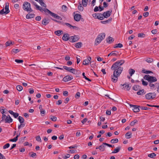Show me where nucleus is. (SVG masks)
<instances>
[{
	"label": "nucleus",
	"instance_id": "52",
	"mask_svg": "<svg viewBox=\"0 0 159 159\" xmlns=\"http://www.w3.org/2000/svg\"><path fill=\"white\" fill-rule=\"evenodd\" d=\"M20 49H13L12 50V51L14 53H16L19 51H20Z\"/></svg>",
	"mask_w": 159,
	"mask_h": 159
},
{
	"label": "nucleus",
	"instance_id": "38",
	"mask_svg": "<svg viewBox=\"0 0 159 159\" xmlns=\"http://www.w3.org/2000/svg\"><path fill=\"white\" fill-rule=\"evenodd\" d=\"M50 119L53 121H56L57 120V118L56 116H50Z\"/></svg>",
	"mask_w": 159,
	"mask_h": 159
},
{
	"label": "nucleus",
	"instance_id": "28",
	"mask_svg": "<svg viewBox=\"0 0 159 159\" xmlns=\"http://www.w3.org/2000/svg\"><path fill=\"white\" fill-rule=\"evenodd\" d=\"M82 43L81 42L77 43L75 44V47L77 48H80L82 47Z\"/></svg>",
	"mask_w": 159,
	"mask_h": 159
},
{
	"label": "nucleus",
	"instance_id": "58",
	"mask_svg": "<svg viewBox=\"0 0 159 159\" xmlns=\"http://www.w3.org/2000/svg\"><path fill=\"white\" fill-rule=\"evenodd\" d=\"M10 146V144L9 143H7L5 144L3 146V149H6V148H7Z\"/></svg>",
	"mask_w": 159,
	"mask_h": 159
},
{
	"label": "nucleus",
	"instance_id": "49",
	"mask_svg": "<svg viewBox=\"0 0 159 159\" xmlns=\"http://www.w3.org/2000/svg\"><path fill=\"white\" fill-rule=\"evenodd\" d=\"M89 61L85 59L83 61V64L84 65H88L89 64Z\"/></svg>",
	"mask_w": 159,
	"mask_h": 159
},
{
	"label": "nucleus",
	"instance_id": "21",
	"mask_svg": "<svg viewBox=\"0 0 159 159\" xmlns=\"http://www.w3.org/2000/svg\"><path fill=\"white\" fill-rule=\"evenodd\" d=\"M132 89L134 90L138 91L141 89V87L139 85H135L133 87Z\"/></svg>",
	"mask_w": 159,
	"mask_h": 159
},
{
	"label": "nucleus",
	"instance_id": "1",
	"mask_svg": "<svg viewBox=\"0 0 159 159\" xmlns=\"http://www.w3.org/2000/svg\"><path fill=\"white\" fill-rule=\"evenodd\" d=\"M125 62V61L123 60L117 61L114 63L111 67V69L114 70L113 75L111 76V80L113 82L116 83L117 81L118 77L120 76L123 70V68L120 66Z\"/></svg>",
	"mask_w": 159,
	"mask_h": 159
},
{
	"label": "nucleus",
	"instance_id": "26",
	"mask_svg": "<svg viewBox=\"0 0 159 159\" xmlns=\"http://www.w3.org/2000/svg\"><path fill=\"white\" fill-rule=\"evenodd\" d=\"M132 133L131 132H127L125 134V137L127 139H129L131 138V135Z\"/></svg>",
	"mask_w": 159,
	"mask_h": 159
},
{
	"label": "nucleus",
	"instance_id": "54",
	"mask_svg": "<svg viewBox=\"0 0 159 159\" xmlns=\"http://www.w3.org/2000/svg\"><path fill=\"white\" fill-rule=\"evenodd\" d=\"M80 92H77L76 93V94L75 95V97L77 99L78 98L80 97Z\"/></svg>",
	"mask_w": 159,
	"mask_h": 159
},
{
	"label": "nucleus",
	"instance_id": "41",
	"mask_svg": "<svg viewBox=\"0 0 159 159\" xmlns=\"http://www.w3.org/2000/svg\"><path fill=\"white\" fill-rule=\"evenodd\" d=\"M78 9L80 11H82L83 10L84 8L82 6L81 4H80L78 6Z\"/></svg>",
	"mask_w": 159,
	"mask_h": 159
},
{
	"label": "nucleus",
	"instance_id": "13",
	"mask_svg": "<svg viewBox=\"0 0 159 159\" xmlns=\"http://www.w3.org/2000/svg\"><path fill=\"white\" fill-rule=\"evenodd\" d=\"M12 119L11 118L10 115H8L6 118L5 122V123H10L12 122Z\"/></svg>",
	"mask_w": 159,
	"mask_h": 159
},
{
	"label": "nucleus",
	"instance_id": "51",
	"mask_svg": "<svg viewBox=\"0 0 159 159\" xmlns=\"http://www.w3.org/2000/svg\"><path fill=\"white\" fill-rule=\"evenodd\" d=\"M4 14H7L8 13L6 12V11H4V8H3L0 11V14L3 15Z\"/></svg>",
	"mask_w": 159,
	"mask_h": 159
},
{
	"label": "nucleus",
	"instance_id": "34",
	"mask_svg": "<svg viewBox=\"0 0 159 159\" xmlns=\"http://www.w3.org/2000/svg\"><path fill=\"white\" fill-rule=\"evenodd\" d=\"M88 1V0H82V3L84 7L87 6Z\"/></svg>",
	"mask_w": 159,
	"mask_h": 159
},
{
	"label": "nucleus",
	"instance_id": "2",
	"mask_svg": "<svg viewBox=\"0 0 159 159\" xmlns=\"http://www.w3.org/2000/svg\"><path fill=\"white\" fill-rule=\"evenodd\" d=\"M144 78L148 80V82L150 83H153L157 81V79L156 77L153 76H151L149 75H145L144 77Z\"/></svg>",
	"mask_w": 159,
	"mask_h": 159
},
{
	"label": "nucleus",
	"instance_id": "20",
	"mask_svg": "<svg viewBox=\"0 0 159 159\" xmlns=\"http://www.w3.org/2000/svg\"><path fill=\"white\" fill-rule=\"evenodd\" d=\"M63 33V31L61 30H57L54 33L57 35L58 36H60Z\"/></svg>",
	"mask_w": 159,
	"mask_h": 159
},
{
	"label": "nucleus",
	"instance_id": "12",
	"mask_svg": "<svg viewBox=\"0 0 159 159\" xmlns=\"http://www.w3.org/2000/svg\"><path fill=\"white\" fill-rule=\"evenodd\" d=\"M49 19L44 18L42 20V24L44 25H46L49 23Z\"/></svg>",
	"mask_w": 159,
	"mask_h": 159
},
{
	"label": "nucleus",
	"instance_id": "64",
	"mask_svg": "<svg viewBox=\"0 0 159 159\" xmlns=\"http://www.w3.org/2000/svg\"><path fill=\"white\" fill-rule=\"evenodd\" d=\"M0 159H6L5 157L0 153Z\"/></svg>",
	"mask_w": 159,
	"mask_h": 159
},
{
	"label": "nucleus",
	"instance_id": "27",
	"mask_svg": "<svg viewBox=\"0 0 159 159\" xmlns=\"http://www.w3.org/2000/svg\"><path fill=\"white\" fill-rule=\"evenodd\" d=\"M118 52L116 51L112 52L111 53L108 54V57L111 56H116L117 55Z\"/></svg>",
	"mask_w": 159,
	"mask_h": 159
},
{
	"label": "nucleus",
	"instance_id": "47",
	"mask_svg": "<svg viewBox=\"0 0 159 159\" xmlns=\"http://www.w3.org/2000/svg\"><path fill=\"white\" fill-rule=\"evenodd\" d=\"M62 9L64 11H66L67 10V7L66 5H63L62 6Z\"/></svg>",
	"mask_w": 159,
	"mask_h": 159
},
{
	"label": "nucleus",
	"instance_id": "19",
	"mask_svg": "<svg viewBox=\"0 0 159 159\" xmlns=\"http://www.w3.org/2000/svg\"><path fill=\"white\" fill-rule=\"evenodd\" d=\"M52 16L54 17V18L58 19V20H61V18L60 16H59L57 15L54 13H52V14L51 15Z\"/></svg>",
	"mask_w": 159,
	"mask_h": 159
},
{
	"label": "nucleus",
	"instance_id": "45",
	"mask_svg": "<svg viewBox=\"0 0 159 159\" xmlns=\"http://www.w3.org/2000/svg\"><path fill=\"white\" fill-rule=\"evenodd\" d=\"M138 36L140 38H144L145 36V35L143 33H139L138 34Z\"/></svg>",
	"mask_w": 159,
	"mask_h": 159
},
{
	"label": "nucleus",
	"instance_id": "10",
	"mask_svg": "<svg viewBox=\"0 0 159 159\" xmlns=\"http://www.w3.org/2000/svg\"><path fill=\"white\" fill-rule=\"evenodd\" d=\"M112 12V11H107L104 12L103 13L104 15V18H107L110 16Z\"/></svg>",
	"mask_w": 159,
	"mask_h": 159
},
{
	"label": "nucleus",
	"instance_id": "11",
	"mask_svg": "<svg viewBox=\"0 0 159 159\" xmlns=\"http://www.w3.org/2000/svg\"><path fill=\"white\" fill-rule=\"evenodd\" d=\"M81 17V15L78 14H76L75 15L74 17L75 20L77 21H79Z\"/></svg>",
	"mask_w": 159,
	"mask_h": 159
},
{
	"label": "nucleus",
	"instance_id": "24",
	"mask_svg": "<svg viewBox=\"0 0 159 159\" xmlns=\"http://www.w3.org/2000/svg\"><path fill=\"white\" fill-rule=\"evenodd\" d=\"M112 20V18L110 17L109 19L107 20L101 21V23L103 24H106L107 23L110 22Z\"/></svg>",
	"mask_w": 159,
	"mask_h": 159
},
{
	"label": "nucleus",
	"instance_id": "15",
	"mask_svg": "<svg viewBox=\"0 0 159 159\" xmlns=\"http://www.w3.org/2000/svg\"><path fill=\"white\" fill-rule=\"evenodd\" d=\"M106 40L107 42L109 43H111L114 41L113 38L110 36L108 37L107 38Z\"/></svg>",
	"mask_w": 159,
	"mask_h": 159
},
{
	"label": "nucleus",
	"instance_id": "4",
	"mask_svg": "<svg viewBox=\"0 0 159 159\" xmlns=\"http://www.w3.org/2000/svg\"><path fill=\"white\" fill-rule=\"evenodd\" d=\"M23 8L24 10L26 11H33V10L30 7V3L28 2H24L23 6Z\"/></svg>",
	"mask_w": 159,
	"mask_h": 159
},
{
	"label": "nucleus",
	"instance_id": "62",
	"mask_svg": "<svg viewBox=\"0 0 159 159\" xmlns=\"http://www.w3.org/2000/svg\"><path fill=\"white\" fill-rule=\"evenodd\" d=\"M41 17L40 16H38L35 17V20L37 21H40L41 20Z\"/></svg>",
	"mask_w": 159,
	"mask_h": 159
},
{
	"label": "nucleus",
	"instance_id": "25",
	"mask_svg": "<svg viewBox=\"0 0 159 159\" xmlns=\"http://www.w3.org/2000/svg\"><path fill=\"white\" fill-rule=\"evenodd\" d=\"M145 92L144 93V90L143 89L141 90L140 89L139 90V91H138L137 93L138 95H142L145 93Z\"/></svg>",
	"mask_w": 159,
	"mask_h": 159
},
{
	"label": "nucleus",
	"instance_id": "50",
	"mask_svg": "<svg viewBox=\"0 0 159 159\" xmlns=\"http://www.w3.org/2000/svg\"><path fill=\"white\" fill-rule=\"evenodd\" d=\"M17 140H18V139H17V137H16L14 138L13 139H10L9 140V141H10L12 142H16Z\"/></svg>",
	"mask_w": 159,
	"mask_h": 159
},
{
	"label": "nucleus",
	"instance_id": "57",
	"mask_svg": "<svg viewBox=\"0 0 159 159\" xmlns=\"http://www.w3.org/2000/svg\"><path fill=\"white\" fill-rule=\"evenodd\" d=\"M140 109L142 110H147L148 109H150V108H148L147 107H143V106H140Z\"/></svg>",
	"mask_w": 159,
	"mask_h": 159
},
{
	"label": "nucleus",
	"instance_id": "31",
	"mask_svg": "<svg viewBox=\"0 0 159 159\" xmlns=\"http://www.w3.org/2000/svg\"><path fill=\"white\" fill-rule=\"evenodd\" d=\"M18 119L20 123H22L24 122L25 120L21 116H19Z\"/></svg>",
	"mask_w": 159,
	"mask_h": 159
},
{
	"label": "nucleus",
	"instance_id": "43",
	"mask_svg": "<svg viewBox=\"0 0 159 159\" xmlns=\"http://www.w3.org/2000/svg\"><path fill=\"white\" fill-rule=\"evenodd\" d=\"M146 61L148 63H151L153 61V59L152 58H146Z\"/></svg>",
	"mask_w": 159,
	"mask_h": 159
},
{
	"label": "nucleus",
	"instance_id": "30",
	"mask_svg": "<svg viewBox=\"0 0 159 159\" xmlns=\"http://www.w3.org/2000/svg\"><path fill=\"white\" fill-rule=\"evenodd\" d=\"M135 71L134 69L130 68L129 70V73L130 76H132L134 74Z\"/></svg>",
	"mask_w": 159,
	"mask_h": 159
},
{
	"label": "nucleus",
	"instance_id": "23",
	"mask_svg": "<svg viewBox=\"0 0 159 159\" xmlns=\"http://www.w3.org/2000/svg\"><path fill=\"white\" fill-rule=\"evenodd\" d=\"M121 148V147L120 146H119L116 147V148L112 152V153H115L119 152L120 151Z\"/></svg>",
	"mask_w": 159,
	"mask_h": 159
},
{
	"label": "nucleus",
	"instance_id": "46",
	"mask_svg": "<svg viewBox=\"0 0 159 159\" xmlns=\"http://www.w3.org/2000/svg\"><path fill=\"white\" fill-rule=\"evenodd\" d=\"M141 81L142 82V84L144 86H147L148 84V83L147 82L145 81L143 79L141 80Z\"/></svg>",
	"mask_w": 159,
	"mask_h": 159
},
{
	"label": "nucleus",
	"instance_id": "53",
	"mask_svg": "<svg viewBox=\"0 0 159 159\" xmlns=\"http://www.w3.org/2000/svg\"><path fill=\"white\" fill-rule=\"evenodd\" d=\"M15 61L18 63H22L23 62V61L22 60L16 59Z\"/></svg>",
	"mask_w": 159,
	"mask_h": 159
},
{
	"label": "nucleus",
	"instance_id": "3",
	"mask_svg": "<svg viewBox=\"0 0 159 159\" xmlns=\"http://www.w3.org/2000/svg\"><path fill=\"white\" fill-rule=\"evenodd\" d=\"M105 34L103 33L98 35L95 41V44L97 43H98V44L99 43L102 39L105 38Z\"/></svg>",
	"mask_w": 159,
	"mask_h": 159
},
{
	"label": "nucleus",
	"instance_id": "33",
	"mask_svg": "<svg viewBox=\"0 0 159 159\" xmlns=\"http://www.w3.org/2000/svg\"><path fill=\"white\" fill-rule=\"evenodd\" d=\"M44 11L46 13H47V14H49L51 16L52 14V12H51V11L49 10L47 8H44Z\"/></svg>",
	"mask_w": 159,
	"mask_h": 159
},
{
	"label": "nucleus",
	"instance_id": "60",
	"mask_svg": "<svg viewBox=\"0 0 159 159\" xmlns=\"http://www.w3.org/2000/svg\"><path fill=\"white\" fill-rule=\"evenodd\" d=\"M29 93L30 94H32L34 93V90L33 88H31L29 89Z\"/></svg>",
	"mask_w": 159,
	"mask_h": 159
},
{
	"label": "nucleus",
	"instance_id": "18",
	"mask_svg": "<svg viewBox=\"0 0 159 159\" xmlns=\"http://www.w3.org/2000/svg\"><path fill=\"white\" fill-rule=\"evenodd\" d=\"M63 68L64 69L67 70V71L70 72L71 71V70H74V69L73 68L71 67H68L66 66H63Z\"/></svg>",
	"mask_w": 159,
	"mask_h": 159
},
{
	"label": "nucleus",
	"instance_id": "63",
	"mask_svg": "<svg viewBox=\"0 0 159 159\" xmlns=\"http://www.w3.org/2000/svg\"><path fill=\"white\" fill-rule=\"evenodd\" d=\"M70 155L69 154H66L65 156L63 157L64 159H66L67 158H69L70 156Z\"/></svg>",
	"mask_w": 159,
	"mask_h": 159
},
{
	"label": "nucleus",
	"instance_id": "32",
	"mask_svg": "<svg viewBox=\"0 0 159 159\" xmlns=\"http://www.w3.org/2000/svg\"><path fill=\"white\" fill-rule=\"evenodd\" d=\"M104 144L103 143L102 144L100 145L99 147V149L101 151H103L105 150V146Z\"/></svg>",
	"mask_w": 159,
	"mask_h": 159
},
{
	"label": "nucleus",
	"instance_id": "61",
	"mask_svg": "<svg viewBox=\"0 0 159 159\" xmlns=\"http://www.w3.org/2000/svg\"><path fill=\"white\" fill-rule=\"evenodd\" d=\"M98 13H94L93 14L92 16L95 19H98L97 16H98Z\"/></svg>",
	"mask_w": 159,
	"mask_h": 159
},
{
	"label": "nucleus",
	"instance_id": "42",
	"mask_svg": "<svg viewBox=\"0 0 159 159\" xmlns=\"http://www.w3.org/2000/svg\"><path fill=\"white\" fill-rule=\"evenodd\" d=\"M7 116L5 115V114H3L2 115V120L0 121V123H1L3 121H5V120H6V118L7 117Z\"/></svg>",
	"mask_w": 159,
	"mask_h": 159
},
{
	"label": "nucleus",
	"instance_id": "29",
	"mask_svg": "<svg viewBox=\"0 0 159 159\" xmlns=\"http://www.w3.org/2000/svg\"><path fill=\"white\" fill-rule=\"evenodd\" d=\"M5 10L7 13H8L10 12L9 9V3H6V4Z\"/></svg>",
	"mask_w": 159,
	"mask_h": 159
},
{
	"label": "nucleus",
	"instance_id": "22",
	"mask_svg": "<svg viewBox=\"0 0 159 159\" xmlns=\"http://www.w3.org/2000/svg\"><path fill=\"white\" fill-rule=\"evenodd\" d=\"M34 16L35 15L34 14L29 13L26 15V18L28 19L32 18L34 17Z\"/></svg>",
	"mask_w": 159,
	"mask_h": 159
},
{
	"label": "nucleus",
	"instance_id": "17",
	"mask_svg": "<svg viewBox=\"0 0 159 159\" xmlns=\"http://www.w3.org/2000/svg\"><path fill=\"white\" fill-rule=\"evenodd\" d=\"M98 19L100 20H103L104 18V15L103 14H101V13H98Z\"/></svg>",
	"mask_w": 159,
	"mask_h": 159
},
{
	"label": "nucleus",
	"instance_id": "59",
	"mask_svg": "<svg viewBox=\"0 0 159 159\" xmlns=\"http://www.w3.org/2000/svg\"><path fill=\"white\" fill-rule=\"evenodd\" d=\"M63 94L64 96H67L68 95V93L67 91H64L63 92Z\"/></svg>",
	"mask_w": 159,
	"mask_h": 159
},
{
	"label": "nucleus",
	"instance_id": "35",
	"mask_svg": "<svg viewBox=\"0 0 159 159\" xmlns=\"http://www.w3.org/2000/svg\"><path fill=\"white\" fill-rule=\"evenodd\" d=\"M142 72L145 73V74H149V73H152L153 72L152 71L150 70H147L145 69H143L142 70Z\"/></svg>",
	"mask_w": 159,
	"mask_h": 159
},
{
	"label": "nucleus",
	"instance_id": "6",
	"mask_svg": "<svg viewBox=\"0 0 159 159\" xmlns=\"http://www.w3.org/2000/svg\"><path fill=\"white\" fill-rule=\"evenodd\" d=\"M129 105L130 107L132 108V109L133 110L134 112H137L139 111V108L140 107V106L134 105L131 104H129Z\"/></svg>",
	"mask_w": 159,
	"mask_h": 159
},
{
	"label": "nucleus",
	"instance_id": "37",
	"mask_svg": "<svg viewBox=\"0 0 159 159\" xmlns=\"http://www.w3.org/2000/svg\"><path fill=\"white\" fill-rule=\"evenodd\" d=\"M16 89L19 91H21L23 89V87L20 85H17L16 87Z\"/></svg>",
	"mask_w": 159,
	"mask_h": 159
},
{
	"label": "nucleus",
	"instance_id": "7",
	"mask_svg": "<svg viewBox=\"0 0 159 159\" xmlns=\"http://www.w3.org/2000/svg\"><path fill=\"white\" fill-rule=\"evenodd\" d=\"M80 38L78 35H74L70 37L69 41L71 43L76 42Z\"/></svg>",
	"mask_w": 159,
	"mask_h": 159
},
{
	"label": "nucleus",
	"instance_id": "48",
	"mask_svg": "<svg viewBox=\"0 0 159 159\" xmlns=\"http://www.w3.org/2000/svg\"><path fill=\"white\" fill-rule=\"evenodd\" d=\"M40 113L42 116H44L45 115V111L44 110H40Z\"/></svg>",
	"mask_w": 159,
	"mask_h": 159
},
{
	"label": "nucleus",
	"instance_id": "44",
	"mask_svg": "<svg viewBox=\"0 0 159 159\" xmlns=\"http://www.w3.org/2000/svg\"><path fill=\"white\" fill-rule=\"evenodd\" d=\"M156 156V154L154 153H152L148 155V156L151 158H153L154 156L155 157Z\"/></svg>",
	"mask_w": 159,
	"mask_h": 159
},
{
	"label": "nucleus",
	"instance_id": "5",
	"mask_svg": "<svg viewBox=\"0 0 159 159\" xmlns=\"http://www.w3.org/2000/svg\"><path fill=\"white\" fill-rule=\"evenodd\" d=\"M156 94L155 92L150 93L146 94L145 95L146 98L148 100L153 99L156 97Z\"/></svg>",
	"mask_w": 159,
	"mask_h": 159
},
{
	"label": "nucleus",
	"instance_id": "9",
	"mask_svg": "<svg viewBox=\"0 0 159 159\" xmlns=\"http://www.w3.org/2000/svg\"><path fill=\"white\" fill-rule=\"evenodd\" d=\"M70 37H69V34L68 33H65L62 37V39L64 41L69 40Z\"/></svg>",
	"mask_w": 159,
	"mask_h": 159
},
{
	"label": "nucleus",
	"instance_id": "39",
	"mask_svg": "<svg viewBox=\"0 0 159 159\" xmlns=\"http://www.w3.org/2000/svg\"><path fill=\"white\" fill-rule=\"evenodd\" d=\"M137 122L138 121L136 120H135L131 122L130 125L131 126H134L135 124L137 123Z\"/></svg>",
	"mask_w": 159,
	"mask_h": 159
},
{
	"label": "nucleus",
	"instance_id": "36",
	"mask_svg": "<svg viewBox=\"0 0 159 159\" xmlns=\"http://www.w3.org/2000/svg\"><path fill=\"white\" fill-rule=\"evenodd\" d=\"M118 142V139H111V142L112 143H117Z\"/></svg>",
	"mask_w": 159,
	"mask_h": 159
},
{
	"label": "nucleus",
	"instance_id": "16",
	"mask_svg": "<svg viewBox=\"0 0 159 159\" xmlns=\"http://www.w3.org/2000/svg\"><path fill=\"white\" fill-rule=\"evenodd\" d=\"M149 85L150 87V89L152 90L155 89L157 88V87L153 83H149Z\"/></svg>",
	"mask_w": 159,
	"mask_h": 159
},
{
	"label": "nucleus",
	"instance_id": "8",
	"mask_svg": "<svg viewBox=\"0 0 159 159\" xmlns=\"http://www.w3.org/2000/svg\"><path fill=\"white\" fill-rule=\"evenodd\" d=\"M73 79V77L71 75H67L64 77L63 79V80L64 82H67L70 81Z\"/></svg>",
	"mask_w": 159,
	"mask_h": 159
},
{
	"label": "nucleus",
	"instance_id": "55",
	"mask_svg": "<svg viewBox=\"0 0 159 159\" xmlns=\"http://www.w3.org/2000/svg\"><path fill=\"white\" fill-rule=\"evenodd\" d=\"M36 139L38 142H41V139L39 136H37L36 137Z\"/></svg>",
	"mask_w": 159,
	"mask_h": 159
},
{
	"label": "nucleus",
	"instance_id": "40",
	"mask_svg": "<svg viewBox=\"0 0 159 159\" xmlns=\"http://www.w3.org/2000/svg\"><path fill=\"white\" fill-rule=\"evenodd\" d=\"M14 42H12L11 41H10V42L9 41H7L6 43V46L7 47L8 46H10L11 44H13Z\"/></svg>",
	"mask_w": 159,
	"mask_h": 159
},
{
	"label": "nucleus",
	"instance_id": "56",
	"mask_svg": "<svg viewBox=\"0 0 159 159\" xmlns=\"http://www.w3.org/2000/svg\"><path fill=\"white\" fill-rule=\"evenodd\" d=\"M103 144L106 145L109 147H114V145H111L110 144H109L108 143H103Z\"/></svg>",
	"mask_w": 159,
	"mask_h": 159
},
{
	"label": "nucleus",
	"instance_id": "14",
	"mask_svg": "<svg viewBox=\"0 0 159 159\" xmlns=\"http://www.w3.org/2000/svg\"><path fill=\"white\" fill-rule=\"evenodd\" d=\"M121 85L123 86V88L126 90L129 91L130 90L131 87L129 86V84H125L123 85L121 84Z\"/></svg>",
	"mask_w": 159,
	"mask_h": 159
}]
</instances>
